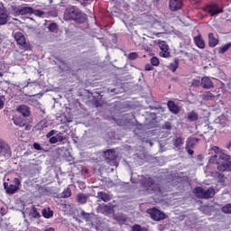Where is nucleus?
<instances>
[{
  "mask_svg": "<svg viewBox=\"0 0 231 231\" xmlns=\"http://www.w3.org/2000/svg\"><path fill=\"white\" fill-rule=\"evenodd\" d=\"M64 21H76L78 23H84L86 21V14L75 5H70L66 8L63 14Z\"/></svg>",
  "mask_w": 231,
  "mask_h": 231,
  "instance_id": "nucleus-1",
  "label": "nucleus"
},
{
  "mask_svg": "<svg viewBox=\"0 0 231 231\" xmlns=\"http://www.w3.org/2000/svg\"><path fill=\"white\" fill-rule=\"evenodd\" d=\"M193 192L199 199H210L216 196V189H214V188H209L205 190L202 187H197L194 189Z\"/></svg>",
  "mask_w": 231,
  "mask_h": 231,
  "instance_id": "nucleus-2",
  "label": "nucleus"
},
{
  "mask_svg": "<svg viewBox=\"0 0 231 231\" xmlns=\"http://www.w3.org/2000/svg\"><path fill=\"white\" fill-rule=\"evenodd\" d=\"M143 187H145L147 190L156 192L160 190V185L153 180L152 178H146L143 180Z\"/></svg>",
  "mask_w": 231,
  "mask_h": 231,
  "instance_id": "nucleus-3",
  "label": "nucleus"
},
{
  "mask_svg": "<svg viewBox=\"0 0 231 231\" xmlns=\"http://www.w3.org/2000/svg\"><path fill=\"white\" fill-rule=\"evenodd\" d=\"M147 213L151 216L152 219L154 221H162L165 219V213L160 211V209H156L155 208L152 209H148Z\"/></svg>",
  "mask_w": 231,
  "mask_h": 231,
  "instance_id": "nucleus-4",
  "label": "nucleus"
},
{
  "mask_svg": "<svg viewBox=\"0 0 231 231\" xmlns=\"http://www.w3.org/2000/svg\"><path fill=\"white\" fill-rule=\"evenodd\" d=\"M14 15H28V14H33V8L28 6L19 5L13 7Z\"/></svg>",
  "mask_w": 231,
  "mask_h": 231,
  "instance_id": "nucleus-5",
  "label": "nucleus"
},
{
  "mask_svg": "<svg viewBox=\"0 0 231 231\" xmlns=\"http://www.w3.org/2000/svg\"><path fill=\"white\" fill-rule=\"evenodd\" d=\"M0 156H4V158L12 157V150L10 149V146L2 140H0Z\"/></svg>",
  "mask_w": 231,
  "mask_h": 231,
  "instance_id": "nucleus-6",
  "label": "nucleus"
},
{
  "mask_svg": "<svg viewBox=\"0 0 231 231\" xmlns=\"http://www.w3.org/2000/svg\"><path fill=\"white\" fill-rule=\"evenodd\" d=\"M207 12H208L211 17L214 15H218V14H223V8L219 7L217 4H211L206 7Z\"/></svg>",
  "mask_w": 231,
  "mask_h": 231,
  "instance_id": "nucleus-7",
  "label": "nucleus"
},
{
  "mask_svg": "<svg viewBox=\"0 0 231 231\" xmlns=\"http://www.w3.org/2000/svg\"><path fill=\"white\" fill-rule=\"evenodd\" d=\"M10 15H8V11L5 7H0V26H5V24L8 23V19Z\"/></svg>",
  "mask_w": 231,
  "mask_h": 231,
  "instance_id": "nucleus-8",
  "label": "nucleus"
},
{
  "mask_svg": "<svg viewBox=\"0 0 231 231\" xmlns=\"http://www.w3.org/2000/svg\"><path fill=\"white\" fill-rule=\"evenodd\" d=\"M183 6V0H170V10L178 12Z\"/></svg>",
  "mask_w": 231,
  "mask_h": 231,
  "instance_id": "nucleus-9",
  "label": "nucleus"
},
{
  "mask_svg": "<svg viewBox=\"0 0 231 231\" xmlns=\"http://www.w3.org/2000/svg\"><path fill=\"white\" fill-rule=\"evenodd\" d=\"M217 169L220 172H231V161H227L226 162L218 163Z\"/></svg>",
  "mask_w": 231,
  "mask_h": 231,
  "instance_id": "nucleus-10",
  "label": "nucleus"
},
{
  "mask_svg": "<svg viewBox=\"0 0 231 231\" xmlns=\"http://www.w3.org/2000/svg\"><path fill=\"white\" fill-rule=\"evenodd\" d=\"M200 85L203 89H211V88H214V82H212V80H210V78L208 77H203L201 79Z\"/></svg>",
  "mask_w": 231,
  "mask_h": 231,
  "instance_id": "nucleus-11",
  "label": "nucleus"
},
{
  "mask_svg": "<svg viewBox=\"0 0 231 231\" xmlns=\"http://www.w3.org/2000/svg\"><path fill=\"white\" fill-rule=\"evenodd\" d=\"M14 39L20 46H23V48H26V38L24 37V34L23 32H16L14 34Z\"/></svg>",
  "mask_w": 231,
  "mask_h": 231,
  "instance_id": "nucleus-12",
  "label": "nucleus"
},
{
  "mask_svg": "<svg viewBox=\"0 0 231 231\" xmlns=\"http://www.w3.org/2000/svg\"><path fill=\"white\" fill-rule=\"evenodd\" d=\"M97 199L99 201H104L105 203H107V201H111V195H109L104 191H99L97 195Z\"/></svg>",
  "mask_w": 231,
  "mask_h": 231,
  "instance_id": "nucleus-13",
  "label": "nucleus"
},
{
  "mask_svg": "<svg viewBox=\"0 0 231 231\" xmlns=\"http://www.w3.org/2000/svg\"><path fill=\"white\" fill-rule=\"evenodd\" d=\"M157 44H159V48L163 51L162 57H167V55H169V52H167L169 51V45H167V42L159 40Z\"/></svg>",
  "mask_w": 231,
  "mask_h": 231,
  "instance_id": "nucleus-14",
  "label": "nucleus"
},
{
  "mask_svg": "<svg viewBox=\"0 0 231 231\" xmlns=\"http://www.w3.org/2000/svg\"><path fill=\"white\" fill-rule=\"evenodd\" d=\"M219 43V40H217L213 32L208 33V46L209 48H216V45Z\"/></svg>",
  "mask_w": 231,
  "mask_h": 231,
  "instance_id": "nucleus-15",
  "label": "nucleus"
},
{
  "mask_svg": "<svg viewBox=\"0 0 231 231\" xmlns=\"http://www.w3.org/2000/svg\"><path fill=\"white\" fill-rule=\"evenodd\" d=\"M194 42L198 48L200 50H205V40H203L201 35L195 36Z\"/></svg>",
  "mask_w": 231,
  "mask_h": 231,
  "instance_id": "nucleus-16",
  "label": "nucleus"
},
{
  "mask_svg": "<svg viewBox=\"0 0 231 231\" xmlns=\"http://www.w3.org/2000/svg\"><path fill=\"white\" fill-rule=\"evenodd\" d=\"M16 110L23 116H30V107L26 106V105L19 106Z\"/></svg>",
  "mask_w": 231,
  "mask_h": 231,
  "instance_id": "nucleus-17",
  "label": "nucleus"
},
{
  "mask_svg": "<svg viewBox=\"0 0 231 231\" xmlns=\"http://www.w3.org/2000/svg\"><path fill=\"white\" fill-rule=\"evenodd\" d=\"M168 108L174 115H178V113H180V107L173 101L168 102Z\"/></svg>",
  "mask_w": 231,
  "mask_h": 231,
  "instance_id": "nucleus-18",
  "label": "nucleus"
},
{
  "mask_svg": "<svg viewBox=\"0 0 231 231\" xmlns=\"http://www.w3.org/2000/svg\"><path fill=\"white\" fill-rule=\"evenodd\" d=\"M116 152H115V150H108L105 152L106 160H110L113 162L114 160H116Z\"/></svg>",
  "mask_w": 231,
  "mask_h": 231,
  "instance_id": "nucleus-19",
  "label": "nucleus"
},
{
  "mask_svg": "<svg viewBox=\"0 0 231 231\" xmlns=\"http://www.w3.org/2000/svg\"><path fill=\"white\" fill-rule=\"evenodd\" d=\"M198 142H199V139H198L196 137L189 138L187 141L186 149H192L194 147V145H196V143H198Z\"/></svg>",
  "mask_w": 231,
  "mask_h": 231,
  "instance_id": "nucleus-20",
  "label": "nucleus"
},
{
  "mask_svg": "<svg viewBox=\"0 0 231 231\" xmlns=\"http://www.w3.org/2000/svg\"><path fill=\"white\" fill-rule=\"evenodd\" d=\"M77 201L80 203V205H84L88 203V197L84 193H79L77 195Z\"/></svg>",
  "mask_w": 231,
  "mask_h": 231,
  "instance_id": "nucleus-21",
  "label": "nucleus"
},
{
  "mask_svg": "<svg viewBox=\"0 0 231 231\" xmlns=\"http://www.w3.org/2000/svg\"><path fill=\"white\" fill-rule=\"evenodd\" d=\"M80 217H82V219H85V221L89 222L91 221V219H93V213H88L84 210H81Z\"/></svg>",
  "mask_w": 231,
  "mask_h": 231,
  "instance_id": "nucleus-22",
  "label": "nucleus"
},
{
  "mask_svg": "<svg viewBox=\"0 0 231 231\" xmlns=\"http://www.w3.org/2000/svg\"><path fill=\"white\" fill-rule=\"evenodd\" d=\"M187 118L189 122H196L199 118V116L198 113L192 111L188 113Z\"/></svg>",
  "mask_w": 231,
  "mask_h": 231,
  "instance_id": "nucleus-23",
  "label": "nucleus"
},
{
  "mask_svg": "<svg viewBox=\"0 0 231 231\" xmlns=\"http://www.w3.org/2000/svg\"><path fill=\"white\" fill-rule=\"evenodd\" d=\"M42 214L43 217H45L46 219H50V217H53V210L50 208H43L42 210Z\"/></svg>",
  "mask_w": 231,
  "mask_h": 231,
  "instance_id": "nucleus-24",
  "label": "nucleus"
},
{
  "mask_svg": "<svg viewBox=\"0 0 231 231\" xmlns=\"http://www.w3.org/2000/svg\"><path fill=\"white\" fill-rule=\"evenodd\" d=\"M116 220L117 223H119V225H125V223L127 221V217L124 214H119L116 217Z\"/></svg>",
  "mask_w": 231,
  "mask_h": 231,
  "instance_id": "nucleus-25",
  "label": "nucleus"
},
{
  "mask_svg": "<svg viewBox=\"0 0 231 231\" xmlns=\"http://www.w3.org/2000/svg\"><path fill=\"white\" fill-rule=\"evenodd\" d=\"M13 122H14V125H17L18 127H24V125H26L23 121V118L17 117V116L13 118Z\"/></svg>",
  "mask_w": 231,
  "mask_h": 231,
  "instance_id": "nucleus-26",
  "label": "nucleus"
},
{
  "mask_svg": "<svg viewBox=\"0 0 231 231\" xmlns=\"http://www.w3.org/2000/svg\"><path fill=\"white\" fill-rule=\"evenodd\" d=\"M202 98L203 100H214V98H216V96H214L212 92L207 91L202 94Z\"/></svg>",
  "mask_w": 231,
  "mask_h": 231,
  "instance_id": "nucleus-27",
  "label": "nucleus"
},
{
  "mask_svg": "<svg viewBox=\"0 0 231 231\" xmlns=\"http://www.w3.org/2000/svg\"><path fill=\"white\" fill-rule=\"evenodd\" d=\"M19 190V187L15 186L14 184H10L9 187L7 188V194H15Z\"/></svg>",
  "mask_w": 231,
  "mask_h": 231,
  "instance_id": "nucleus-28",
  "label": "nucleus"
},
{
  "mask_svg": "<svg viewBox=\"0 0 231 231\" xmlns=\"http://www.w3.org/2000/svg\"><path fill=\"white\" fill-rule=\"evenodd\" d=\"M179 66H180V60L179 59H175L173 60V62L171 63L170 69L174 72V71H176L178 69Z\"/></svg>",
  "mask_w": 231,
  "mask_h": 231,
  "instance_id": "nucleus-29",
  "label": "nucleus"
},
{
  "mask_svg": "<svg viewBox=\"0 0 231 231\" xmlns=\"http://www.w3.org/2000/svg\"><path fill=\"white\" fill-rule=\"evenodd\" d=\"M214 178H217L219 183H223L225 182V180H226L225 175L222 173H219L218 171L214 173Z\"/></svg>",
  "mask_w": 231,
  "mask_h": 231,
  "instance_id": "nucleus-30",
  "label": "nucleus"
},
{
  "mask_svg": "<svg viewBox=\"0 0 231 231\" xmlns=\"http://www.w3.org/2000/svg\"><path fill=\"white\" fill-rule=\"evenodd\" d=\"M30 216H32V217H34L35 219H39L41 217V213L37 211V208L32 207Z\"/></svg>",
  "mask_w": 231,
  "mask_h": 231,
  "instance_id": "nucleus-31",
  "label": "nucleus"
},
{
  "mask_svg": "<svg viewBox=\"0 0 231 231\" xmlns=\"http://www.w3.org/2000/svg\"><path fill=\"white\" fill-rule=\"evenodd\" d=\"M37 127L38 129H40V131H42V129H46V127H48V121H46V119L40 121L37 125Z\"/></svg>",
  "mask_w": 231,
  "mask_h": 231,
  "instance_id": "nucleus-32",
  "label": "nucleus"
},
{
  "mask_svg": "<svg viewBox=\"0 0 231 231\" xmlns=\"http://www.w3.org/2000/svg\"><path fill=\"white\" fill-rule=\"evenodd\" d=\"M230 48H231V42L226 43L218 49V53H226V51L230 50Z\"/></svg>",
  "mask_w": 231,
  "mask_h": 231,
  "instance_id": "nucleus-33",
  "label": "nucleus"
},
{
  "mask_svg": "<svg viewBox=\"0 0 231 231\" xmlns=\"http://www.w3.org/2000/svg\"><path fill=\"white\" fill-rule=\"evenodd\" d=\"M102 210L106 212V214H115V210H113V207L108 205H104L102 207Z\"/></svg>",
  "mask_w": 231,
  "mask_h": 231,
  "instance_id": "nucleus-34",
  "label": "nucleus"
},
{
  "mask_svg": "<svg viewBox=\"0 0 231 231\" xmlns=\"http://www.w3.org/2000/svg\"><path fill=\"white\" fill-rule=\"evenodd\" d=\"M184 143V140L181 137H178L175 141H174V145L175 147H181Z\"/></svg>",
  "mask_w": 231,
  "mask_h": 231,
  "instance_id": "nucleus-35",
  "label": "nucleus"
},
{
  "mask_svg": "<svg viewBox=\"0 0 231 231\" xmlns=\"http://www.w3.org/2000/svg\"><path fill=\"white\" fill-rule=\"evenodd\" d=\"M219 160H223V162H230L231 156L226 153H220Z\"/></svg>",
  "mask_w": 231,
  "mask_h": 231,
  "instance_id": "nucleus-36",
  "label": "nucleus"
},
{
  "mask_svg": "<svg viewBox=\"0 0 231 231\" xmlns=\"http://www.w3.org/2000/svg\"><path fill=\"white\" fill-rule=\"evenodd\" d=\"M222 212H224V214H231V204H226L222 208Z\"/></svg>",
  "mask_w": 231,
  "mask_h": 231,
  "instance_id": "nucleus-37",
  "label": "nucleus"
},
{
  "mask_svg": "<svg viewBox=\"0 0 231 231\" xmlns=\"http://www.w3.org/2000/svg\"><path fill=\"white\" fill-rule=\"evenodd\" d=\"M71 196V189L67 188L66 189H64V191L62 192V198H69Z\"/></svg>",
  "mask_w": 231,
  "mask_h": 231,
  "instance_id": "nucleus-38",
  "label": "nucleus"
},
{
  "mask_svg": "<svg viewBox=\"0 0 231 231\" xmlns=\"http://www.w3.org/2000/svg\"><path fill=\"white\" fill-rule=\"evenodd\" d=\"M209 163H217V165H219V162H217V154L212 155L209 158Z\"/></svg>",
  "mask_w": 231,
  "mask_h": 231,
  "instance_id": "nucleus-39",
  "label": "nucleus"
},
{
  "mask_svg": "<svg viewBox=\"0 0 231 231\" xmlns=\"http://www.w3.org/2000/svg\"><path fill=\"white\" fill-rule=\"evenodd\" d=\"M128 59H130V60H136V59H138V53L136 52L129 53Z\"/></svg>",
  "mask_w": 231,
  "mask_h": 231,
  "instance_id": "nucleus-40",
  "label": "nucleus"
},
{
  "mask_svg": "<svg viewBox=\"0 0 231 231\" xmlns=\"http://www.w3.org/2000/svg\"><path fill=\"white\" fill-rule=\"evenodd\" d=\"M151 64L152 66H158L160 64V60H158L156 57H152L151 59Z\"/></svg>",
  "mask_w": 231,
  "mask_h": 231,
  "instance_id": "nucleus-41",
  "label": "nucleus"
},
{
  "mask_svg": "<svg viewBox=\"0 0 231 231\" xmlns=\"http://www.w3.org/2000/svg\"><path fill=\"white\" fill-rule=\"evenodd\" d=\"M49 30L52 32H55V31L57 30V23H52L48 26Z\"/></svg>",
  "mask_w": 231,
  "mask_h": 231,
  "instance_id": "nucleus-42",
  "label": "nucleus"
},
{
  "mask_svg": "<svg viewBox=\"0 0 231 231\" xmlns=\"http://www.w3.org/2000/svg\"><path fill=\"white\" fill-rule=\"evenodd\" d=\"M32 14L38 17H42V15H44V12L42 10H33Z\"/></svg>",
  "mask_w": 231,
  "mask_h": 231,
  "instance_id": "nucleus-43",
  "label": "nucleus"
},
{
  "mask_svg": "<svg viewBox=\"0 0 231 231\" xmlns=\"http://www.w3.org/2000/svg\"><path fill=\"white\" fill-rule=\"evenodd\" d=\"M132 230L133 231H143V229L142 228V226L136 225V224L132 226Z\"/></svg>",
  "mask_w": 231,
  "mask_h": 231,
  "instance_id": "nucleus-44",
  "label": "nucleus"
},
{
  "mask_svg": "<svg viewBox=\"0 0 231 231\" xmlns=\"http://www.w3.org/2000/svg\"><path fill=\"white\" fill-rule=\"evenodd\" d=\"M211 151H213V152H215L216 154H221V149L217 146H213L211 148Z\"/></svg>",
  "mask_w": 231,
  "mask_h": 231,
  "instance_id": "nucleus-45",
  "label": "nucleus"
},
{
  "mask_svg": "<svg viewBox=\"0 0 231 231\" xmlns=\"http://www.w3.org/2000/svg\"><path fill=\"white\" fill-rule=\"evenodd\" d=\"M13 183H14V187H21V180H19V178H14Z\"/></svg>",
  "mask_w": 231,
  "mask_h": 231,
  "instance_id": "nucleus-46",
  "label": "nucleus"
},
{
  "mask_svg": "<svg viewBox=\"0 0 231 231\" xmlns=\"http://www.w3.org/2000/svg\"><path fill=\"white\" fill-rule=\"evenodd\" d=\"M56 138H57L58 142H62V141L64 140V134L60 132V133L56 135Z\"/></svg>",
  "mask_w": 231,
  "mask_h": 231,
  "instance_id": "nucleus-47",
  "label": "nucleus"
},
{
  "mask_svg": "<svg viewBox=\"0 0 231 231\" xmlns=\"http://www.w3.org/2000/svg\"><path fill=\"white\" fill-rule=\"evenodd\" d=\"M164 129H167L168 131H171V129H172V125L171 124V122H166L164 124Z\"/></svg>",
  "mask_w": 231,
  "mask_h": 231,
  "instance_id": "nucleus-48",
  "label": "nucleus"
},
{
  "mask_svg": "<svg viewBox=\"0 0 231 231\" xmlns=\"http://www.w3.org/2000/svg\"><path fill=\"white\" fill-rule=\"evenodd\" d=\"M33 149H36V151H42V147L41 146V144H39V143H33Z\"/></svg>",
  "mask_w": 231,
  "mask_h": 231,
  "instance_id": "nucleus-49",
  "label": "nucleus"
},
{
  "mask_svg": "<svg viewBox=\"0 0 231 231\" xmlns=\"http://www.w3.org/2000/svg\"><path fill=\"white\" fill-rule=\"evenodd\" d=\"M144 69L145 71H152V69H154V67H152V65L151 64H147L145 65Z\"/></svg>",
  "mask_w": 231,
  "mask_h": 231,
  "instance_id": "nucleus-50",
  "label": "nucleus"
},
{
  "mask_svg": "<svg viewBox=\"0 0 231 231\" xmlns=\"http://www.w3.org/2000/svg\"><path fill=\"white\" fill-rule=\"evenodd\" d=\"M50 143H57L59 142V139H57V136H52L49 140Z\"/></svg>",
  "mask_w": 231,
  "mask_h": 231,
  "instance_id": "nucleus-51",
  "label": "nucleus"
},
{
  "mask_svg": "<svg viewBox=\"0 0 231 231\" xmlns=\"http://www.w3.org/2000/svg\"><path fill=\"white\" fill-rule=\"evenodd\" d=\"M55 133H57V131H55V130L50 131V132L46 134V138H52L51 136H53V134H55Z\"/></svg>",
  "mask_w": 231,
  "mask_h": 231,
  "instance_id": "nucleus-52",
  "label": "nucleus"
},
{
  "mask_svg": "<svg viewBox=\"0 0 231 231\" xmlns=\"http://www.w3.org/2000/svg\"><path fill=\"white\" fill-rule=\"evenodd\" d=\"M5 107V97H0V109H3Z\"/></svg>",
  "mask_w": 231,
  "mask_h": 231,
  "instance_id": "nucleus-53",
  "label": "nucleus"
},
{
  "mask_svg": "<svg viewBox=\"0 0 231 231\" xmlns=\"http://www.w3.org/2000/svg\"><path fill=\"white\" fill-rule=\"evenodd\" d=\"M0 214L1 216H5L6 214V209L5 208H1Z\"/></svg>",
  "mask_w": 231,
  "mask_h": 231,
  "instance_id": "nucleus-54",
  "label": "nucleus"
},
{
  "mask_svg": "<svg viewBox=\"0 0 231 231\" xmlns=\"http://www.w3.org/2000/svg\"><path fill=\"white\" fill-rule=\"evenodd\" d=\"M8 187H10V185H8V182H5L4 183V189H5V192H7Z\"/></svg>",
  "mask_w": 231,
  "mask_h": 231,
  "instance_id": "nucleus-55",
  "label": "nucleus"
},
{
  "mask_svg": "<svg viewBox=\"0 0 231 231\" xmlns=\"http://www.w3.org/2000/svg\"><path fill=\"white\" fill-rule=\"evenodd\" d=\"M186 149L188 151V154H190V155L194 154V151L193 150H191L190 148H186Z\"/></svg>",
  "mask_w": 231,
  "mask_h": 231,
  "instance_id": "nucleus-56",
  "label": "nucleus"
},
{
  "mask_svg": "<svg viewBox=\"0 0 231 231\" xmlns=\"http://www.w3.org/2000/svg\"><path fill=\"white\" fill-rule=\"evenodd\" d=\"M45 231H55V228H53V227H49V228L45 229Z\"/></svg>",
  "mask_w": 231,
  "mask_h": 231,
  "instance_id": "nucleus-57",
  "label": "nucleus"
},
{
  "mask_svg": "<svg viewBox=\"0 0 231 231\" xmlns=\"http://www.w3.org/2000/svg\"><path fill=\"white\" fill-rule=\"evenodd\" d=\"M160 35H162V33H161V32L157 33V36H158V37H160Z\"/></svg>",
  "mask_w": 231,
  "mask_h": 231,
  "instance_id": "nucleus-58",
  "label": "nucleus"
},
{
  "mask_svg": "<svg viewBox=\"0 0 231 231\" xmlns=\"http://www.w3.org/2000/svg\"><path fill=\"white\" fill-rule=\"evenodd\" d=\"M3 75H4L3 72H0V77H3Z\"/></svg>",
  "mask_w": 231,
  "mask_h": 231,
  "instance_id": "nucleus-59",
  "label": "nucleus"
},
{
  "mask_svg": "<svg viewBox=\"0 0 231 231\" xmlns=\"http://www.w3.org/2000/svg\"><path fill=\"white\" fill-rule=\"evenodd\" d=\"M84 1H88V0H84Z\"/></svg>",
  "mask_w": 231,
  "mask_h": 231,
  "instance_id": "nucleus-60",
  "label": "nucleus"
}]
</instances>
